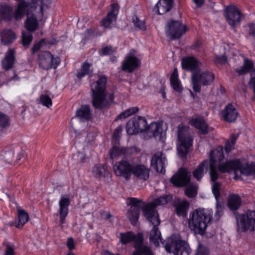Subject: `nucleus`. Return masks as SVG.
<instances>
[{"instance_id":"nucleus-39","label":"nucleus","mask_w":255,"mask_h":255,"mask_svg":"<svg viewBox=\"0 0 255 255\" xmlns=\"http://www.w3.org/2000/svg\"><path fill=\"white\" fill-rule=\"evenodd\" d=\"M28 6V4L24 1L18 4L17 7L13 14V16H14L15 20H19L24 15Z\"/></svg>"},{"instance_id":"nucleus-45","label":"nucleus","mask_w":255,"mask_h":255,"mask_svg":"<svg viewBox=\"0 0 255 255\" xmlns=\"http://www.w3.org/2000/svg\"><path fill=\"white\" fill-rule=\"evenodd\" d=\"M139 110V109L137 107L129 108L127 109L125 111L121 113L115 119V120H118L119 119H125L127 118L133 114L137 113Z\"/></svg>"},{"instance_id":"nucleus-16","label":"nucleus","mask_w":255,"mask_h":255,"mask_svg":"<svg viewBox=\"0 0 255 255\" xmlns=\"http://www.w3.org/2000/svg\"><path fill=\"white\" fill-rule=\"evenodd\" d=\"M225 12L226 20L231 26L234 27L240 25L242 14L237 7L234 5L228 6Z\"/></svg>"},{"instance_id":"nucleus-40","label":"nucleus","mask_w":255,"mask_h":255,"mask_svg":"<svg viewBox=\"0 0 255 255\" xmlns=\"http://www.w3.org/2000/svg\"><path fill=\"white\" fill-rule=\"evenodd\" d=\"M25 27L29 32L35 31L38 27L37 19L34 17H27L25 22Z\"/></svg>"},{"instance_id":"nucleus-1","label":"nucleus","mask_w":255,"mask_h":255,"mask_svg":"<svg viewBox=\"0 0 255 255\" xmlns=\"http://www.w3.org/2000/svg\"><path fill=\"white\" fill-rule=\"evenodd\" d=\"M98 80L91 84L92 105L101 110L108 108L114 101L113 93L109 94L106 90L107 78L105 75H99Z\"/></svg>"},{"instance_id":"nucleus-36","label":"nucleus","mask_w":255,"mask_h":255,"mask_svg":"<svg viewBox=\"0 0 255 255\" xmlns=\"http://www.w3.org/2000/svg\"><path fill=\"white\" fill-rule=\"evenodd\" d=\"M170 81L171 85L174 90L179 93L182 92L183 89L178 78V71L176 68L174 69L171 74Z\"/></svg>"},{"instance_id":"nucleus-31","label":"nucleus","mask_w":255,"mask_h":255,"mask_svg":"<svg viewBox=\"0 0 255 255\" xmlns=\"http://www.w3.org/2000/svg\"><path fill=\"white\" fill-rule=\"evenodd\" d=\"M173 4L172 2L159 0L153 8V10L158 14H163L171 9Z\"/></svg>"},{"instance_id":"nucleus-48","label":"nucleus","mask_w":255,"mask_h":255,"mask_svg":"<svg viewBox=\"0 0 255 255\" xmlns=\"http://www.w3.org/2000/svg\"><path fill=\"white\" fill-rule=\"evenodd\" d=\"M133 242H134L133 248L135 249H139L141 248L143 246V236L141 233H138L134 235Z\"/></svg>"},{"instance_id":"nucleus-9","label":"nucleus","mask_w":255,"mask_h":255,"mask_svg":"<svg viewBox=\"0 0 255 255\" xmlns=\"http://www.w3.org/2000/svg\"><path fill=\"white\" fill-rule=\"evenodd\" d=\"M37 61L39 67L46 70L52 68L56 69L60 63V60L58 57H54L48 51L39 52L38 54Z\"/></svg>"},{"instance_id":"nucleus-53","label":"nucleus","mask_w":255,"mask_h":255,"mask_svg":"<svg viewBox=\"0 0 255 255\" xmlns=\"http://www.w3.org/2000/svg\"><path fill=\"white\" fill-rule=\"evenodd\" d=\"M221 185L219 182L213 183L212 185V192L215 197L217 203L219 202L220 197Z\"/></svg>"},{"instance_id":"nucleus-19","label":"nucleus","mask_w":255,"mask_h":255,"mask_svg":"<svg viewBox=\"0 0 255 255\" xmlns=\"http://www.w3.org/2000/svg\"><path fill=\"white\" fill-rule=\"evenodd\" d=\"M150 169L146 165L133 163L132 174L138 179L146 181L149 179Z\"/></svg>"},{"instance_id":"nucleus-61","label":"nucleus","mask_w":255,"mask_h":255,"mask_svg":"<svg viewBox=\"0 0 255 255\" xmlns=\"http://www.w3.org/2000/svg\"><path fill=\"white\" fill-rule=\"evenodd\" d=\"M51 0H41L40 5V11L42 12L45 8H48L51 4Z\"/></svg>"},{"instance_id":"nucleus-51","label":"nucleus","mask_w":255,"mask_h":255,"mask_svg":"<svg viewBox=\"0 0 255 255\" xmlns=\"http://www.w3.org/2000/svg\"><path fill=\"white\" fill-rule=\"evenodd\" d=\"M210 168V176L211 181L213 183L217 182L216 181L219 178V174L218 173L215 165L209 164Z\"/></svg>"},{"instance_id":"nucleus-21","label":"nucleus","mask_w":255,"mask_h":255,"mask_svg":"<svg viewBox=\"0 0 255 255\" xmlns=\"http://www.w3.org/2000/svg\"><path fill=\"white\" fill-rule=\"evenodd\" d=\"M16 62L15 51L14 48H9L5 52L1 61V66L3 70L9 71L12 69Z\"/></svg>"},{"instance_id":"nucleus-62","label":"nucleus","mask_w":255,"mask_h":255,"mask_svg":"<svg viewBox=\"0 0 255 255\" xmlns=\"http://www.w3.org/2000/svg\"><path fill=\"white\" fill-rule=\"evenodd\" d=\"M14 249L11 246L7 245L6 248L4 255H15Z\"/></svg>"},{"instance_id":"nucleus-63","label":"nucleus","mask_w":255,"mask_h":255,"mask_svg":"<svg viewBox=\"0 0 255 255\" xmlns=\"http://www.w3.org/2000/svg\"><path fill=\"white\" fill-rule=\"evenodd\" d=\"M227 56L225 55L217 56L216 58V61L220 64L225 63L227 61Z\"/></svg>"},{"instance_id":"nucleus-32","label":"nucleus","mask_w":255,"mask_h":255,"mask_svg":"<svg viewBox=\"0 0 255 255\" xmlns=\"http://www.w3.org/2000/svg\"><path fill=\"white\" fill-rule=\"evenodd\" d=\"M93 71L92 64L85 61L82 64L80 69L77 71L76 77L79 79H81L86 75L91 76Z\"/></svg>"},{"instance_id":"nucleus-20","label":"nucleus","mask_w":255,"mask_h":255,"mask_svg":"<svg viewBox=\"0 0 255 255\" xmlns=\"http://www.w3.org/2000/svg\"><path fill=\"white\" fill-rule=\"evenodd\" d=\"M166 158L162 152L158 151L154 154L151 160V166L157 172L164 173Z\"/></svg>"},{"instance_id":"nucleus-24","label":"nucleus","mask_w":255,"mask_h":255,"mask_svg":"<svg viewBox=\"0 0 255 255\" xmlns=\"http://www.w3.org/2000/svg\"><path fill=\"white\" fill-rule=\"evenodd\" d=\"M173 207L175 213L179 217L185 218L187 216L190 207V203L187 200L178 201L174 203Z\"/></svg>"},{"instance_id":"nucleus-4","label":"nucleus","mask_w":255,"mask_h":255,"mask_svg":"<svg viewBox=\"0 0 255 255\" xmlns=\"http://www.w3.org/2000/svg\"><path fill=\"white\" fill-rule=\"evenodd\" d=\"M162 244L168 253H173L174 255H183L184 252H186L188 255L190 253V248L188 244L181 240L178 235H171Z\"/></svg>"},{"instance_id":"nucleus-3","label":"nucleus","mask_w":255,"mask_h":255,"mask_svg":"<svg viewBox=\"0 0 255 255\" xmlns=\"http://www.w3.org/2000/svg\"><path fill=\"white\" fill-rule=\"evenodd\" d=\"M177 131V140L179 145L177 150L179 156L185 157L189 152V147L192 146L193 137L190 135V129L188 127L179 125Z\"/></svg>"},{"instance_id":"nucleus-7","label":"nucleus","mask_w":255,"mask_h":255,"mask_svg":"<svg viewBox=\"0 0 255 255\" xmlns=\"http://www.w3.org/2000/svg\"><path fill=\"white\" fill-rule=\"evenodd\" d=\"M171 200L172 197L166 195L155 199L151 203H147L142 209L144 216L146 218H159L157 211L155 209L156 207L167 204Z\"/></svg>"},{"instance_id":"nucleus-58","label":"nucleus","mask_w":255,"mask_h":255,"mask_svg":"<svg viewBox=\"0 0 255 255\" xmlns=\"http://www.w3.org/2000/svg\"><path fill=\"white\" fill-rule=\"evenodd\" d=\"M209 251L206 247L200 245L195 255H208Z\"/></svg>"},{"instance_id":"nucleus-49","label":"nucleus","mask_w":255,"mask_h":255,"mask_svg":"<svg viewBox=\"0 0 255 255\" xmlns=\"http://www.w3.org/2000/svg\"><path fill=\"white\" fill-rule=\"evenodd\" d=\"M9 125V119L8 117L0 112V130L8 127Z\"/></svg>"},{"instance_id":"nucleus-59","label":"nucleus","mask_w":255,"mask_h":255,"mask_svg":"<svg viewBox=\"0 0 255 255\" xmlns=\"http://www.w3.org/2000/svg\"><path fill=\"white\" fill-rule=\"evenodd\" d=\"M122 126H119L114 130L113 137L116 140H119L122 131Z\"/></svg>"},{"instance_id":"nucleus-13","label":"nucleus","mask_w":255,"mask_h":255,"mask_svg":"<svg viewBox=\"0 0 255 255\" xmlns=\"http://www.w3.org/2000/svg\"><path fill=\"white\" fill-rule=\"evenodd\" d=\"M254 63L251 60L248 58H246L244 61L243 66L239 69H236L239 75H244L251 71V78L249 82V86L251 89L254 93V96L252 98V100H255V68L253 69Z\"/></svg>"},{"instance_id":"nucleus-44","label":"nucleus","mask_w":255,"mask_h":255,"mask_svg":"<svg viewBox=\"0 0 255 255\" xmlns=\"http://www.w3.org/2000/svg\"><path fill=\"white\" fill-rule=\"evenodd\" d=\"M198 191V186L196 184L192 183L185 189V194L189 198H192L196 196Z\"/></svg>"},{"instance_id":"nucleus-25","label":"nucleus","mask_w":255,"mask_h":255,"mask_svg":"<svg viewBox=\"0 0 255 255\" xmlns=\"http://www.w3.org/2000/svg\"><path fill=\"white\" fill-rule=\"evenodd\" d=\"M181 65L183 69L190 71L192 72V73L194 71H198L199 70V63L193 57H188L183 59Z\"/></svg>"},{"instance_id":"nucleus-11","label":"nucleus","mask_w":255,"mask_h":255,"mask_svg":"<svg viewBox=\"0 0 255 255\" xmlns=\"http://www.w3.org/2000/svg\"><path fill=\"white\" fill-rule=\"evenodd\" d=\"M147 127V123L144 117L137 116L129 120L126 126L127 133L133 135L145 131Z\"/></svg>"},{"instance_id":"nucleus-54","label":"nucleus","mask_w":255,"mask_h":255,"mask_svg":"<svg viewBox=\"0 0 255 255\" xmlns=\"http://www.w3.org/2000/svg\"><path fill=\"white\" fill-rule=\"evenodd\" d=\"M132 21L134 25L139 29L142 30H145L146 29V26L144 21L140 20L136 16L133 17Z\"/></svg>"},{"instance_id":"nucleus-14","label":"nucleus","mask_w":255,"mask_h":255,"mask_svg":"<svg viewBox=\"0 0 255 255\" xmlns=\"http://www.w3.org/2000/svg\"><path fill=\"white\" fill-rule=\"evenodd\" d=\"M135 53L134 49H131L126 55L121 66L123 71L131 73L139 67L140 60L135 56Z\"/></svg>"},{"instance_id":"nucleus-60","label":"nucleus","mask_w":255,"mask_h":255,"mask_svg":"<svg viewBox=\"0 0 255 255\" xmlns=\"http://www.w3.org/2000/svg\"><path fill=\"white\" fill-rule=\"evenodd\" d=\"M119 6L117 4L114 3L112 5L111 10L108 13V14H111L112 15L115 16L117 17L119 11Z\"/></svg>"},{"instance_id":"nucleus-2","label":"nucleus","mask_w":255,"mask_h":255,"mask_svg":"<svg viewBox=\"0 0 255 255\" xmlns=\"http://www.w3.org/2000/svg\"><path fill=\"white\" fill-rule=\"evenodd\" d=\"M211 210L199 208L190 213L188 227L196 234L203 235L212 219Z\"/></svg>"},{"instance_id":"nucleus-38","label":"nucleus","mask_w":255,"mask_h":255,"mask_svg":"<svg viewBox=\"0 0 255 255\" xmlns=\"http://www.w3.org/2000/svg\"><path fill=\"white\" fill-rule=\"evenodd\" d=\"M17 210L18 221L15 227L17 228H21L28 221L29 217L28 213L20 207L17 208Z\"/></svg>"},{"instance_id":"nucleus-29","label":"nucleus","mask_w":255,"mask_h":255,"mask_svg":"<svg viewBox=\"0 0 255 255\" xmlns=\"http://www.w3.org/2000/svg\"><path fill=\"white\" fill-rule=\"evenodd\" d=\"M1 42L4 45H9L16 39L15 33L11 29H5L0 33Z\"/></svg>"},{"instance_id":"nucleus-10","label":"nucleus","mask_w":255,"mask_h":255,"mask_svg":"<svg viewBox=\"0 0 255 255\" xmlns=\"http://www.w3.org/2000/svg\"><path fill=\"white\" fill-rule=\"evenodd\" d=\"M187 30L185 25L179 21L171 19L166 24V34L171 40L180 38Z\"/></svg>"},{"instance_id":"nucleus-28","label":"nucleus","mask_w":255,"mask_h":255,"mask_svg":"<svg viewBox=\"0 0 255 255\" xmlns=\"http://www.w3.org/2000/svg\"><path fill=\"white\" fill-rule=\"evenodd\" d=\"M224 158L223 147L221 146L217 147L210 151L209 155L210 162L209 164L216 165V163L222 161Z\"/></svg>"},{"instance_id":"nucleus-41","label":"nucleus","mask_w":255,"mask_h":255,"mask_svg":"<svg viewBox=\"0 0 255 255\" xmlns=\"http://www.w3.org/2000/svg\"><path fill=\"white\" fill-rule=\"evenodd\" d=\"M140 210L129 209L127 213V218L129 220L130 223L135 226L139 219V213Z\"/></svg>"},{"instance_id":"nucleus-56","label":"nucleus","mask_w":255,"mask_h":255,"mask_svg":"<svg viewBox=\"0 0 255 255\" xmlns=\"http://www.w3.org/2000/svg\"><path fill=\"white\" fill-rule=\"evenodd\" d=\"M141 255H154L149 247L143 246L141 248L139 249Z\"/></svg>"},{"instance_id":"nucleus-27","label":"nucleus","mask_w":255,"mask_h":255,"mask_svg":"<svg viewBox=\"0 0 255 255\" xmlns=\"http://www.w3.org/2000/svg\"><path fill=\"white\" fill-rule=\"evenodd\" d=\"M76 115L81 121L83 122L91 120L93 116L90 106L87 105L81 106L76 111Z\"/></svg>"},{"instance_id":"nucleus-47","label":"nucleus","mask_w":255,"mask_h":255,"mask_svg":"<svg viewBox=\"0 0 255 255\" xmlns=\"http://www.w3.org/2000/svg\"><path fill=\"white\" fill-rule=\"evenodd\" d=\"M30 33L24 31L22 32L21 43L26 48L29 46L33 39V36Z\"/></svg>"},{"instance_id":"nucleus-57","label":"nucleus","mask_w":255,"mask_h":255,"mask_svg":"<svg viewBox=\"0 0 255 255\" xmlns=\"http://www.w3.org/2000/svg\"><path fill=\"white\" fill-rule=\"evenodd\" d=\"M44 42L45 39H41L38 43H35L31 49V54L33 55L35 52H37L39 50H40L42 44L44 43Z\"/></svg>"},{"instance_id":"nucleus-33","label":"nucleus","mask_w":255,"mask_h":255,"mask_svg":"<svg viewBox=\"0 0 255 255\" xmlns=\"http://www.w3.org/2000/svg\"><path fill=\"white\" fill-rule=\"evenodd\" d=\"M242 202V199L239 195L232 194L228 198V206L231 210L235 211L240 208Z\"/></svg>"},{"instance_id":"nucleus-35","label":"nucleus","mask_w":255,"mask_h":255,"mask_svg":"<svg viewBox=\"0 0 255 255\" xmlns=\"http://www.w3.org/2000/svg\"><path fill=\"white\" fill-rule=\"evenodd\" d=\"M162 132V125L157 122H152L147 126L145 132L151 134L150 136L156 137L161 134Z\"/></svg>"},{"instance_id":"nucleus-12","label":"nucleus","mask_w":255,"mask_h":255,"mask_svg":"<svg viewBox=\"0 0 255 255\" xmlns=\"http://www.w3.org/2000/svg\"><path fill=\"white\" fill-rule=\"evenodd\" d=\"M254 63L251 60L248 58H246L244 61L243 66L239 69H236L239 75H244L251 71V78L249 82V86L251 89L254 93V96L252 98V100H255V68L253 69Z\"/></svg>"},{"instance_id":"nucleus-46","label":"nucleus","mask_w":255,"mask_h":255,"mask_svg":"<svg viewBox=\"0 0 255 255\" xmlns=\"http://www.w3.org/2000/svg\"><path fill=\"white\" fill-rule=\"evenodd\" d=\"M127 200L129 201L127 202V205L130 206L129 209L140 210L141 203L142 202V200H139L134 197H128Z\"/></svg>"},{"instance_id":"nucleus-23","label":"nucleus","mask_w":255,"mask_h":255,"mask_svg":"<svg viewBox=\"0 0 255 255\" xmlns=\"http://www.w3.org/2000/svg\"><path fill=\"white\" fill-rule=\"evenodd\" d=\"M238 115L234 106L231 103L227 104L222 111L223 120L228 123L235 122Z\"/></svg>"},{"instance_id":"nucleus-52","label":"nucleus","mask_w":255,"mask_h":255,"mask_svg":"<svg viewBox=\"0 0 255 255\" xmlns=\"http://www.w3.org/2000/svg\"><path fill=\"white\" fill-rule=\"evenodd\" d=\"M39 101L40 103L48 108L51 107L52 105V100L50 97L47 95H41L39 97Z\"/></svg>"},{"instance_id":"nucleus-22","label":"nucleus","mask_w":255,"mask_h":255,"mask_svg":"<svg viewBox=\"0 0 255 255\" xmlns=\"http://www.w3.org/2000/svg\"><path fill=\"white\" fill-rule=\"evenodd\" d=\"M70 204V200L69 198L61 197L59 202L60 217V223L61 228L62 224L65 222V218L68 214V207Z\"/></svg>"},{"instance_id":"nucleus-18","label":"nucleus","mask_w":255,"mask_h":255,"mask_svg":"<svg viewBox=\"0 0 255 255\" xmlns=\"http://www.w3.org/2000/svg\"><path fill=\"white\" fill-rule=\"evenodd\" d=\"M191 175L185 169L181 168L170 179V182L177 187H184L190 181Z\"/></svg>"},{"instance_id":"nucleus-64","label":"nucleus","mask_w":255,"mask_h":255,"mask_svg":"<svg viewBox=\"0 0 255 255\" xmlns=\"http://www.w3.org/2000/svg\"><path fill=\"white\" fill-rule=\"evenodd\" d=\"M67 245L71 251L75 249L74 241L72 238H70L68 239Z\"/></svg>"},{"instance_id":"nucleus-6","label":"nucleus","mask_w":255,"mask_h":255,"mask_svg":"<svg viewBox=\"0 0 255 255\" xmlns=\"http://www.w3.org/2000/svg\"><path fill=\"white\" fill-rule=\"evenodd\" d=\"M238 232H246L255 230V211L248 210L244 214L236 216Z\"/></svg>"},{"instance_id":"nucleus-50","label":"nucleus","mask_w":255,"mask_h":255,"mask_svg":"<svg viewBox=\"0 0 255 255\" xmlns=\"http://www.w3.org/2000/svg\"><path fill=\"white\" fill-rule=\"evenodd\" d=\"M117 17L111 14H107L102 20V25L105 28H109L111 24L116 21Z\"/></svg>"},{"instance_id":"nucleus-34","label":"nucleus","mask_w":255,"mask_h":255,"mask_svg":"<svg viewBox=\"0 0 255 255\" xmlns=\"http://www.w3.org/2000/svg\"><path fill=\"white\" fill-rule=\"evenodd\" d=\"M209 166V161L207 159L201 162L197 167L193 171V176L197 181H200L204 175V170Z\"/></svg>"},{"instance_id":"nucleus-26","label":"nucleus","mask_w":255,"mask_h":255,"mask_svg":"<svg viewBox=\"0 0 255 255\" xmlns=\"http://www.w3.org/2000/svg\"><path fill=\"white\" fill-rule=\"evenodd\" d=\"M241 163L239 160H231L226 161L223 164L218 166L219 170L223 172H229L232 170H237L241 168Z\"/></svg>"},{"instance_id":"nucleus-42","label":"nucleus","mask_w":255,"mask_h":255,"mask_svg":"<svg viewBox=\"0 0 255 255\" xmlns=\"http://www.w3.org/2000/svg\"><path fill=\"white\" fill-rule=\"evenodd\" d=\"M134 234L131 231L126 233H121L120 234V241L121 244L126 245L133 242Z\"/></svg>"},{"instance_id":"nucleus-5","label":"nucleus","mask_w":255,"mask_h":255,"mask_svg":"<svg viewBox=\"0 0 255 255\" xmlns=\"http://www.w3.org/2000/svg\"><path fill=\"white\" fill-rule=\"evenodd\" d=\"M193 90L194 92L199 93L201 91V85L209 86L212 84L215 80L214 74L210 71H194L191 75Z\"/></svg>"},{"instance_id":"nucleus-55","label":"nucleus","mask_w":255,"mask_h":255,"mask_svg":"<svg viewBox=\"0 0 255 255\" xmlns=\"http://www.w3.org/2000/svg\"><path fill=\"white\" fill-rule=\"evenodd\" d=\"M117 51L116 48H114L112 46H106L102 48V53L101 55H112Z\"/></svg>"},{"instance_id":"nucleus-43","label":"nucleus","mask_w":255,"mask_h":255,"mask_svg":"<svg viewBox=\"0 0 255 255\" xmlns=\"http://www.w3.org/2000/svg\"><path fill=\"white\" fill-rule=\"evenodd\" d=\"M106 171L105 167L100 164L95 165L92 170L93 175L98 178H100L104 176Z\"/></svg>"},{"instance_id":"nucleus-8","label":"nucleus","mask_w":255,"mask_h":255,"mask_svg":"<svg viewBox=\"0 0 255 255\" xmlns=\"http://www.w3.org/2000/svg\"><path fill=\"white\" fill-rule=\"evenodd\" d=\"M131 158H123L116 162L113 166V170L116 176L123 177L128 181L131 178L133 163L129 161Z\"/></svg>"},{"instance_id":"nucleus-17","label":"nucleus","mask_w":255,"mask_h":255,"mask_svg":"<svg viewBox=\"0 0 255 255\" xmlns=\"http://www.w3.org/2000/svg\"><path fill=\"white\" fill-rule=\"evenodd\" d=\"M136 148L132 147H120L113 146L110 150V156L112 159L122 156L123 158H131L132 156L136 153Z\"/></svg>"},{"instance_id":"nucleus-15","label":"nucleus","mask_w":255,"mask_h":255,"mask_svg":"<svg viewBox=\"0 0 255 255\" xmlns=\"http://www.w3.org/2000/svg\"><path fill=\"white\" fill-rule=\"evenodd\" d=\"M146 219L153 226L149 235L150 243L157 247L159 246L160 242L162 243L161 241V233L158 230V228L157 227L160 223V221L159 218L157 217L153 218L149 217V218H146Z\"/></svg>"},{"instance_id":"nucleus-37","label":"nucleus","mask_w":255,"mask_h":255,"mask_svg":"<svg viewBox=\"0 0 255 255\" xmlns=\"http://www.w3.org/2000/svg\"><path fill=\"white\" fill-rule=\"evenodd\" d=\"M13 17L12 8L8 5L0 7V22L2 20L9 21Z\"/></svg>"},{"instance_id":"nucleus-30","label":"nucleus","mask_w":255,"mask_h":255,"mask_svg":"<svg viewBox=\"0 0 255 255\" xmlns=\"http://www.w3.org/2000/svg\"><path fill=\"white\" fill-rule=\"evenodd\" d=\"M191 124L199 129L201 134H206L210 131L208 125L203 119L195 118L192 119L191 121Z\"/></svg>"}]
</instances>
